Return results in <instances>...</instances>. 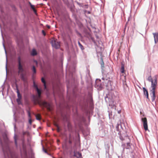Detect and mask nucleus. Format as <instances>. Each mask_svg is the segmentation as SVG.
<instances>
[{
    "instance_id": "f257e3e1",
    "label": "nucleus",
    "mask_w": 158,
    "mask_h": 158,
    "mask_svg": "<svg viewBox=\"0 0 158 158\" xmlns=\"http://www.w3.org/2000/svg\"><path fill=\"white\" fill-rule=\"evenodd\" d=\"M148 80L151 83V88L152 89L150 90V93L151 94H152V101H153L156 98L155 90L157 87V78L156 76L152 79L150 76L148 77Z\"/></svg>"
},
{
    "instance_id": "f03ea898",
    "label": "nucleus",
    "mask_w": 158,
    "mask_h": 158,
    "mask_svg": "<svg viewBox=\"0 0 158 158\" xmlns=\"http://www.w3.org/2000/svg\"><path fill=\"white\" fill-rule=\"evenodd\" d=\"M18 73L20 74L21 79L25 83H27V78L25 77L26 72L23 68V65L21 63V59L20 56L18 58Z\"/></svg>"
},
{
    "instance_id": "7ed1b4c3",
    "label": "nucleus",
    "mask_w": 158,
    "mask_h": 158,
    "mask_svg": "<svg viewBox=\"0 0 158 158\" xmlns=\"http://www.w3.org/2000/svg\"><path fill=\"white\" fill-rule=\"evenodd\" d=\"M33 86L34 88L37 91L38 95L33 96V100L35 104H40V89L38 88L37 85L35 83V81H33Z\"/></svg>"
},
{
    "instance_id": "20e7f679",
    "label": "nucleus",
    "mask_w": 158,
    "mask_h": 158,
    "mask_svg": "<svg viewBox=\"0 0 158 158\" xmlns=\"http://www.w3.org/2000/svg\"><path fill=\"white\" fill-rule=\"evenodd\" d=\"M104 80L103 82V85L106 86L108 89H110L111 88V82L109 79H104L102 78Z\"/></svg>"
},
{
    "instance_id": "39448f33",
    "label": "nucleus",
    "mask_w": 158,
    "mask_h": 158,
    "mask_svg": "<svg viewBox=\"0 0 158 158\" xmlns=\"http://www.w3.org/2000/svg\"><path fill=\"white\" fill-rule=\"evenodd\" d=\"M142 122L143 123V126L144 129L145 131L148 130L147 119L146 118H141Z\"/></svg>"
},
{
    "instance_id": "423d86ee",
    "label": "nucleus",
    "mask_w": 158,
    "mask_h": 158,
    "mask_svg": "<svg viewBox=\"0 0 158 158\" xmlns=\"http://www.w3.org/2000/svg\"><path fill=\"white\" fill-rule=\"evenodd\" d=\"M51 43L52 46L56 48H58L60 46V43L55 40H52Z\"/></svg>"
},
{
    "instance_id": "0eeeda50",
    "label": "nucleus",
    "mask_w": 158,
    "mask_h": 158,
    "mask_svg": "<svg viewBox=\"0 0 158 158\" xmlns=\"http://www.w3.org/2000/svg\"><path fill=\"white\" fill-rule=\"evenodd\" d=\"M109 105L110 106H111L112 108H114L115 110L116 109L115 103L114 102V100L113 99L110 100L109 101Z\"/></svg>"
},
{
    "instance_id": "6e6552de",
    "label": "nucleus",
    "mask_w": 158,
    "mask_h": 158,
    "mask_svg": "<svg viewBox=\"0 0 158 158\" xmlns=\"http://www.w3.org/2000/svg\"><path fill=\"white\" fill-rule=\"evenodd\" d=\"M74 156L76 157L77 158H82L81 154L79 152H74Z\"/></svg>"
},
{
    "instance_id": "1a4fd4ad",
    "label": "nucleus",
    "mask_w": 158,
    "mask_h": 158,
    "mask_svg": "<svg viewBox=\"0 0 158 158\" xmlns=\"http://www.w3.org/2000/svg\"><path fill=\"white\" fill-rule=\"evenodd\" d=\"M153 34L154 36L155 43H156L158 42V33H153Z\"/></svg>"
},
{
    "instance_id": "9d476101",
    "label": "nucleus",
    "mask_w": 158,
    "mask_h": 158,
    "mask_svg": "<svg viewBox=\"0 0 158 158\" xmlns=\"http://www.w3.org/2000/svg\"><path fill=\"white\" fill-rule=\"evenodd\" d=\"M143 92L144 94L145 95H146L147 96V98H148V93L147 90L146 89H145V88L143 87Z\"/></svg>"
},
{
    "instance_id": "9b49d317",
    "label": "nucleus",
    "mask_w": 158,
    "mask_h": 158,
    "mask_svg": "<svg viewBox=\"0 0 158 158\" xmlns=\"http://www.w3.org/2000/svg\"><path fill=\"white\" fill-rule=\"evenodd\" d=\"M37 54L36 51L35 49H33L32 52H31V55L32 56H34Z\"/></svg>"
},
{
    "instance_id": "f8f14e48",
    "label": "nucleus",
    "mask_w": 158,
    "mask_h": 158,
    "mask_svg": "<svg viewBox=\"0 0 158 158\" xmlns=\"http://www.w3.org/2000/svg\"><path fill=\"white\" fill-rule=\"evenodd\" d=\"M31 8L33 10L34 13L36 15V14H37L36 10L35 9V8L34 6L33 5H31Z\"/></svg>"
},
{
    "instance_id": "ddd939ff",
    "label": "nucleus",
    "mask_w": 158,
    "mask_h": 158,
    "mask_svg": "<svg viewBox=\"0 0 158 158\" xmlns=\"http://www.w3.org/2000/svg\"><path fill=\"white\" fill-rule=\"evenodd\" d=\"M78 43L79 46L80 47L81 49L82 50H84V48L83 47V46L81 45V44L80 43V42L79 41H78Z\"/></svg>"
},
{
    "instance_id": "4468645a",
    "label": "nucleus",
    "mask_w": 158,
    "mask_h": 158,
    "mask_svg": "<svg viewBox=\"0 0 158 158\" xmlns=\"http://www.w3.org/2000/svg\"><path fill=\"white\" fill-rule=\"evenodd\" d=\"M28 116H29V123L30 124H31V123H32V120L31 118V114H30V113L29 112H28Z\"/></svg>"
},
{
    "instance_id": "2eb2a0df",
    "label": "nucleus",
    "mask_w": 158,
    "mask_h": 158,
    "mask_svg": "<svg viewBox=\"0 0 158 158\" xmlns=\"http://www.w3.org/2000/svg\"><path fill=\"white\" fill-rule=\"evenodd\" d=\"M17 93L18 98L21 99V97H22L21 95L20 94V93L19 92V90H17Z\"/></svg>"
},
{
    "instance_id": "dca6fc26",
    "label": "nucleus",
    "mask_w": 158,
    "mask_h": 158,
    "mask_svg": "<svg viewBox=\"0 0 158 158\" xmlns=\"http://www.w3.org/2000/svg\"><path fill=\"white\" fill-rule=\"evenodd\" d=\"M131 148V146L129 143H127V144L126 148L127 149H130Z\"/></svg>"
},
{
    "instance_id": "f3484780",
    "label": "nucleus",
    "mask_w": 158,
    "mask_h": 158,
    "mask_svg": "<svg viewBox=\"0 0 158 158\" xmlns=\"http://www.w3.org/2000/svg\"><path fill=\"white\" fill-rule=\"evenodd\" d=\"M41 81H42V82L44 83L45 88H46V83H45V81L44 79L43 78H42Z\"/></svg>"
},
{
    "instance_id": "a211bd4d",
    "label": "nucleus",
    "mask_w": 158,
    "mask_h": 158,
    "mask_svg": "<svg viewBox=\"0 0 158 158\" xmlns=\"http://www.w3.org/2000/svg\"><path fill=\"white\" fill-rule=\"evenodd\" d=\"M32 71L33 72V73H36V70L35 69V68L34 66H33L32 68Z\"/></svg>"
},
{
    "instance_id": "6ab92c4d",
    "label": "nucleus",
    "mask_w": 158,
    "mask_h": 158,
    "mask_svg": "<svg viewBox=\"0 0 158 158\" xmlns=\"http://www.w3.org/2000/svg\"><path fill=\"white\" fill-rule=\"evenodd\" d=\"M42 151L45 153H46L48 154V153L47 152V150L44 148V147L43 146H42Z\"/></svg>"
},
{
    "instance_id": "aec40b11",
    "label": "nucleus",
    "mask_w": 158,
    "mask_h": 158,
    "mask_svg": "<svg viewBox=\"0 0 158 158\" xmlns=\"http://www.w3.org/2000/svg\"><path fill=\"white\" fill-rule=\"evenodd\" d=\"M21 99L18 98L17 99V102L18 104L19 105L21 103Z\"/></svg>"
},
{
    "instance_id": "412c9836",
    "label": "nucleus",
    "mask_w": 158,
    "mask_h": 158,
    "mask_svg": "<svg viewBox=\"0 0 158 158\" xmlns=\"http://www.w3.org/2000/svg\"><path fill=\"white\" fill-rule=\"evenodd\" d=\"M124 66H121V73H123L124 72Z\"/></svg>"
},
{
    "instance_id": "4be33fe9",
    "label": "nucleus",
    "mask_w": 158,
    "mask_h": 158,
    "mask_svg": "<svg viewBox=\"0 0 158 158\" xmlns=\"http://www.w3.org/2000/svg\"><path fill=\"white\" fill-rule=\"evenodd\" d=\"M23 135H29V133L28 131L23 132Z\"/></svg>"
},
{
    "instance_id": "5701e85b",
    "label": "nucleus",
    "mask_w": 158,
    "mask_h": 158,
    "mask_svg": "<svg viewBox=\"0 0 158 158\" xmlns=\"http://www.w3.org/2000/svg\"><path fill=\"white\" fill-rule=\"evenodd\" d=\"M69 142L70 144H71L72 143V141L71 139V136L70 135L69 136Z\"/></svg>"
},
{
    "instance_id": "b1692460",
    "label": "nucleus",
    "mask_w": 158,
    "mask_h": 158,
    "mask_svg": "<svg viewBox=\"0 0 158 158\" xmlns=\"http://www.w3.org/2000/svg\"><path fill=\"white\" fill-rule=\"evenodd\" d=\"M101 64L102 68L104 67V63L102 59L101 60Z\"/></svg>"
},
{
    "instance_id": "393cba45",
    "label": "nucleus",
    "mask_w": 158,
    "mask_h": 158,
    "mask_svg": "<svg viewBox=\"0 0 158 158\" xmlns=\"http://www.w3.org/2000/svg\"><path fill=\"white\" fill-rule=\"evenodd\" d=\"M126 145L125 144H123L122 145V147L123 148V151H124L125 149L126 148Z\"/></svg>"
},
{
    "instance_id": "a878e982",
    "label": "nucleus",
    "mask_w": 158,
    "mask_h": 158,
    "mask_svg": "<svg viewBox=\"0 0 158 158\" xmlns=\"http://www.w3.org/2000/svg\"><path fill=\"white\" fill-rule=\"evenodd\" d=\"M55 125L57 127V131L59 132L60 131V129L58 125L57 124H55Z\"/></svg>"
},
{
    "instance_id": "bb28decb",
    "label": "nucleus",
    "mask_w": 158,
    "mask_h": 158,
    "mask_svg": "<svg viewBox=\"0 0 158 158\" xmlns=\"http://www.w3.org/2000/svg\"><path fill=\"white\" fill-rule=\"evenodd\" d=\"M36 118L37 120H40V114H37L36 115Z\"/></svg>"
},
{
    "instance_id": "cd10ccee",
    "label": "nucleus",
    "mask_w": 158,
    "mask_h": 158,
    "mask_svg": "<svg viewBox=\"0 0 158 158\" xmlns=\"http://www.w3.org/2000/svg\"><path fill=\"white\" fill-rule=\"evenodd\" d=\"M42 34H43V35L44 36H45L46 35V32L44 30H43L42 31Z\"/></svg>"
},
{
    "instance_id": "c85d7f7f",
    "label": "nucleus",
    "mask_w": 158,
    "mask_h": 158,
    "mask_svg": "<svg viewBox=\"0 0 158 158\" xmlns=\"http://www.w3.org/2000/svg\"><path fill=\"white\" fill-rule=\"evenodd\" d=\"M90 38L92 41L94 43H96L95 40H94V38L93 37H91Z\"/></svg>"
},
{
    "instance_id": "c756f323",
    "label": "nucleus",
    "mask_w": 158,
    "mask_h": 158,
    "mask_svg": "<svg viewBox=\"0 0 158 158\" xmlns=\"http://www.w3.org/2000/svg\"><path fill=\"white\" fill-rule=\"evenodd\" d=\"M120 139L122 141L123 140H124L123 137L122 136L120 135L119 137Z\"/></svg>"
},
{
    "instance_id": "7c9ffc66",
    "label": "nucleus",
    "mask_w": 158,
    "mask_h": 158,
    "mask_svg": "<svg viewBox=\"0 0 158 158\" xmlns=\"http://www.w3.org/2000/svg\"><path fill=\"white\" fill-rule=\"evenodd\" d=\"M3 152H4V154H5V155H6V154H7V155L8 156H9V155H8V153H7L4 150V149H3Z\"/></svg>"
},
{
    "instance_id": "2f4dec72",
    "label": "nucleus",
    "mask_w": 158,
    "mask_h": 158,
    "mask_svg": "<svg viewBox=\"0 0 158 158\" xmlns=\"http://www.w3.org/2000/svg\"><path fill=\"white\" fill-rule=\"evenodd\" d=\"M15 144L16 145H17V141L16 140V136H15Z\"/></svg>"
},
{
    "instance_id": "473e14b6",
    "label": "nucleus",
    "mask_w": 158,
    "mask_h": 158,
    "mask_svg": "<svg viewBox=\"0 0 158 158\" xmlns=\"http://www.w3.org/2000/svg\"><path fill=\"white\" fill-rule=\"evenodd\" d=\"M121 112V110H120L118 111V114H120Z\"/></svg>"
},
{
    "instance_id": "72a5a7b5",
    "label": "nucleus",
    "mask_w": 158,
    "mask_h": 158,
    "mask_svg": "<svg viewBox=\"0 0 158 158\" xmlns=\"http://www.w3.org/2000/svg\"><path fill=\"white\" fill-rule=\"evenodd\" d=\"M29 4L30 5V6H31V5H32L30 2H29Z\"/></svg>"
},
{
    "instance_id": "f704fd0d",
    "label": "nucleus",
    "mask_w": 158,
    "mask_h": 158,
    "mask_svg": "<svg viewBox=\"0 0 158 158\" xmlns=\"http://www.w3.org/2000/svg\"><path fill=\"white\" fill-rule=\"evenodd\" d=\"M8 151H9V152H10H10L9 149H8Z\"/></svg>"
},
{
    "instance_id": "c9c22d12",
    "label": "nucleus",
    "mask_w": 158,
    "mask_h": 158,
    "mask_svg": "<svg viewBox=\"0 0 158 158\" xmlns=\"http://www.w3.org/2000/svg\"><path fill=\"white\" fill-rule=\"evenodd\" d=\"M48 28H50V27H49V26H48Z\"/></svg>"
},
{
    "instance_id": "e433bc0d",
    "label": "nucleus",
    "mask_w": 158,
    "mask_h": 158,
    "mask_svg": "<svg viewBox=\"0 0 158 158\" xmlns=\"http://www.w3.org/2000/svg\"><path fill=\"white\" fill-rule=\"evenodd\" d=\"M40 94H41V90L40 89Z\"/></svg>"
},
{
    "instance_id": "4c0bfd02",
    "label": "nucleus",
    "mask_w": 158,
    "mask_h": 158,
    "mask_svg": "<svg viewBox=\"0 0 158 158\" xmlns=\"http://www.w3.org/2000/svg\"><path fill=\"white\" fill-rule=\"evenodd\" d=\"M116 128H117V129H118L117 127H116Z\"/></svg>"
},
{
    "instance_id": "58836bf2",
    "label": "nucleus",
    "mask_w": 158,
    "mask_h": 158,
    "mask_svg": "<svg viewBox=\"0 0 158 158\" xmlns=\"http://www.w3.org/2000/svg\"><path fill=\"white\" fill-rule=\"evenodd\" d=\"M40 119H41V117H40Z\"/></svg>"
},
{
    "instance_id": "ea45409f",
    "label": "nucleus",
    "mask_w": 158,
    "mask_h": 158,
    "mask_svg": "<svg viewBox=\"0 0 158 158\" xmlns=\"http://www.w3.org/2000/svg\"><path fill=\"white\" fill-rule=\"evenodd\" d=\"M40 68L41 67V65H40Z\"/></svg>"
},
{
    "instance_id": "a19ab883",
    "label": "nucleus",
    "mask_w": 158,
    "mask_h": 158,
    "mask_svg": "<svg viewBox=\"0 0 158 158\" xmlns=\"http://www.w3.org/2000/svg\"><path fill=\"white\" fill-rule=\"evenodd\" d=\"M40 105H41V103L40 102Z\"/></svg>"
}]
</instances>
